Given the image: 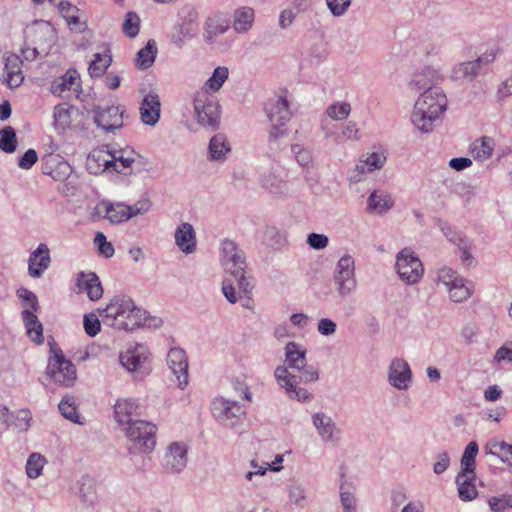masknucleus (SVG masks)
<instances>
[{"instance_id":"f257e3e1","label":"nucleus","mask_w":512,"mask_h":512,"mask_svg":"<svg viewBox=\"0 0 512 512\" xmlns=\"http://www.w3.org/2000/svg\"><path fill=\"white\" fill-rule=\"evenodd\" d=\"M102 313L104 325L119 330L133 331L140 326L158 328L162 324L160 318L151 317L147 311L137 307L128 295L114 296Z\"/></svg>"},{"instance_id":"f03ea898","label":"nucleus","mask_w":512,"mask_h":512,"mask_svg":"<svg viewBox=\"0 0 512 512\" xmlns=\"http://www.w3.org/2000/svg\"><path fill=\"white\" fill-rule=\"evenodd\" d=\"M447 109V98L442 88H431L421 93L411 116L416 129L423 133L433 130L434 122Z\"/></svg>"},{"instance_id":"7ed1b4c3","label":"nucleus","mask_w":512,"mask_h":512,"mask_svg":"<svg viewBox=\"0 0 512 512\" xmlns=\"http://www.w3.org/2000/svg\"><path fill=\"white\" fill-rule=\"evenodd\" d=\"M265 112L272 123L268 137L270 150L278 151L286 144L283 139L288 135V131L284 129L283 126L292 116L287 98L277 96L269 100V102L266 103Z\"/></svg>"},{"instance_id":"20e7f679","label":"nucleus","mask_w":512,"mask_h":512,"mask_svg":"<svg viewBox=\"0 0 512 512\" xmlns=\"http://www.w3.org/2000/svg\"><path fill=\"white\" fill-rule=\"evenodd\" d=\"M126 436V448L129 454H149L156 445L157 427L144 420L136 419L123 428Z\"/></svg>"},{"instance_id":"39448f33","label":"nucleus","mask_w":512,"mask_h":512,"mask_svg":"<svg viewBox=\"0 0 512 512\" xmlns=\"http://www.w3.org/2000/svg\"><path fill=\"white\" fill-rule=\"evenodd\" d=\"M50 352L54 355L49 358L46 374L58 385L71 387L77 375L75 365L65 358L62 350L56 344H50Z\"/></svg>"},{"instance_id":"423d86ee","label":"nucleus","mask_w":512,"mask_h":512,"mask_svg":"<svg viewBox=\"0 0 512 512\" xmlns=\"http://www.w3.org/2000/svg\"><path fill=\"white\" fill-rule=\"evenodd\" d=\"M197 122L204 128L215 131L220 125L221 107L219 102L205 92H197L193 99Z\"/></svg>"},{"instance_id":"0eeeda50","label":"nucleus","mask_w":512,"mask_h":512,"mask_svg":"<svg viewBox=\"0 0 512 512\" xmlns=\"http://www.w3.org/2000/svg\"><path fill=\"white\" fill-rule=\"evenodd\" d=\"M333 281L335 289L341 298L352 295L357 289V280L355 275V261L349 255H343L337 262Z\"/></svg>"},{"instance_id":"6e6552de","label":"nucleus","mask_w":512,"mask_h":512,"mask_svg":"<svg viewBox=\"0 0 512 512\" xmlns=\"http://www.w3.org/2000/svg\"><path fill=\"white\" fill-rule=\"evenodd\" d=\"M396 269L400 279L408 285L418 283L424 273L421 260L410 248H404L397 254Z\"/></svg>"},{"instance_id":"1a4fd4ad","label":"nucleus","mask_w":512,"mask_h":512,"mask_svg":"<svg viewBox=\"0 0 512 512\" xmlns=\"http://www.w3.org/2000/svg\"><path fill=\"white\" fill-rule=\"evenodd\" d=\"M215 419L225 427L233 428L245 416V409L236 401L225 397L215 398L211 404Z\"/></svg>"},{"instance_id":"9d476101","label":"nucleus","mask_w":512,"mask_h":512,"mask_svg":"<svg viewBox=\"0 0 512 512\" xmlns=\"http://www.w3.org/2000/svg\"><path fill=\"white\" fill-rule=\"evenodd\" d=\"M94 123L105 132H114L123 126L125 108L121 105H110L105 108L94 106Z\"/></svg>"},{"instance_id":"9b49d317","label":"nucleus","mask_w":512,"mask_h":512,"mask_svg":"<svg viewBox=\"0 0 512 512\" xmlns=\"http://www.w3.org/2000/svg\"><path fill=\"white\" fill-rule=\"evenodd\" d=\"M24 34L27 41L47 53L55 41V30L47 22H34L25 29Z\"/></svg>"},{"instance_id":"f8f14e48","label":"nucleus","mask_w":512,"mask_h":512,"mask_svg":"<svg viewBox=\"0 0 512 512\" xmlns=\"http://www.w3.org/2000/svg\"><path fill=\"white\" fill-rule=\"evenodd\" d=\"M147 360L148 350L142 344H136L134 347L127 349L125 353L120 354L122 366L129 372L139 374L140 378L148 374Z\"/></svg>"},{"instance_id":"ddd939ff","label":"nucleus","mask_w":512,"mask_h":512,"mask_svg":"<svg viewBox=\"0 0 512 512\" xmlns=\"http://www.w3.org/2000/svg\"><path fill=\"white\" fill-rule=\"evenodd\" d=\"M188 461V449L184 443L173 442L168 446L164 457V467L168 473L182 472Z\"/></svg>"},{"instance_id":"4468645a","label":"nucleus","mask_w":512,"mask_h":512,"mask_svg":"<svg viewBox=\"0 0 512 512\" xmlns=\"http://www.w3.org/2000/svg\"><path fill=\"white\" fill-rule=\"evenodd\" d=\"M167 364L176 376L178 387L184 389L188 384V360L181 348H172L167 355Z\"/></svg>"},{"instance_id":"2eb2a0df","label":"nucleus","mask_w":512,"mask_h":512,"mask_svg":"<svg viewBox=\"0 0 512 512\" xmlns=\"http://www.w3.org/2000/svg\"><path fill=\"white\" fill-rule=\"evenodd\" d=\"M231 22L222 12L209 16L204 23L203 39L207 44H214L217 38L230 29Z\"/></svg>"},{"instance_id":"dca6fc26","label":"nucleus","mask_w":512,"mask_h":512,"mask_svg":"<svg viewBox=\"0 0 512 512\" xmlns=\"http://www.w3.org/2000/svg\"><path fill=\"white\" fill-rule=\"evenodd\" d=\"M312 422L324 442L337 445L341 439V430L337 428L332 418L325 413L318 412L312 416Z\"/></svg>"},{"instance_id":"f3484780","label":"nucleus","mask_w":512,"mask_h":512,"mask_svg":"<svg viewBox=\"0 0 512 512\" xmlns=\"http://www.w3.org/2000/svg\"><path fill=\"white\" fill-rule=\"evenodd\" d=\"M51 263L50 250L45 243H40L30 254L28 273L33 278H40Z\"/></svg>"},{"instance_id":"a211bd4d","label":"nucleus","mask_w":512,"mask_h":512,"mask_svg":"<svg viewBox=\"0 0 512 512\" xmlns=\"http://www.w3.org/2000/svg\"><path fill=\"white\" fill-rule=\"evenodd\" d=\"M196 13H189L181 23L175 25L171 34V43L182 48L197 33Z\"/></svg>"},{"instance_id":"6ab92c4d","label":"nucleus","mask_w":512,"mask_h":512,"mask_svg":"<svg viewBox=\"0 0 512 512\" xmlns=\"http://www.w3.org/2000/svg\"><path fill=\"white\" fill-rule=\"evenodd\" d=\"M160 112V97L156 92L150 91L144 96L140 106L141 121L148 126H154L160 119Z\"/></svg>"},{"instance_id":"aec40b11","label":"nucleus","mask_w":512,"mask_h":512,"mask_svg":"<svg viewBox=\"0 0 512 512\" xmlns=\"http://www.w3.org/2000/svg\"><path fill=\"white\" fill-rule=\"evenodd\" d=\"M411 379L412 372L408 363L403 359H394L389 367V383L399 390H405Z\"/></svg>"},{"instance_id":"412c9836","label":"nucleus","mask_w":512,"mask_h":512,"mask_svg":"<svg viewBox=\"0 0 512 512\" xmlns=\"http://www.w3.org/2000/svg\"><path fill=\"white\" fill-rule=\"evenodd\" d=\"M115 419L120 425H129L140 415L138 403L131 398L118 399L114 406Z\"/></svg>"},{"instance_id":"4be33fe9","label":"nucleus","mask_w":512,"mask_h":512,"mask_svg":"<svg viewBox=\"0 0 512 512\" xmlns=\"http://www.w3.org/2000/svg\"><path fill=\"white\" fill-rule=\"evenodd\" d=\"M177 247L185 254H191L196 250V233L190 223L180 224L175 231Z\"/></svg>"},{"instance_id":"5701e85b","label":"nucleus","mask_w":512,"mask_h":512,"mask_svg":"<svg viewBox=\"0 0 512 512\" xmlns=\"http://www.w3.org/2000/svg\"><path fill=\"white\" fill-rule=\"evenodd\" d=\"M77 286L87 293L91 301L99 300L103 295L101 282L94 272H80L77 278Z\"/></svg>"},{"instance_id":"b1692460","label":"nucleus","mask_w":512,"mask_h":512,"mask_svg":"<svg viewBox=\"0 0 512 512\" xmlns=\"http://www.w3.org/2000/svg\"><path fill=\"white\" fill-rule=\"evenodd\" d=\"M255 11L252 7L243 6L234 11L233 28L239 34H246L253 27Z\"/></svg>"},{"instance_id":"393cba45","label":"nucleus","mask_w":512,"mask_h":512,"mask_svg":"<svg viewBox=\"0 0 512 512\" xmlns=\"http://www.w3.org/2000/svg\"><path fill=\"white\" fill-rule=\"evenodd\" d=\"M21 317L24 322L27 335L36 343L42 344L44 341L43 337V325L36 316V312L24 309L21 312Z\"/></svg>"},{"instance_id":"a878e982","label":"nucleus","mask_w":512,"mask_h":512,"mask_svg":"<svg viewBox=\"0 0 512 512\" xmlns=\"http://www.w3.org/2000/svg\"><path fill=\"white\" fill-rule=\"evenodd\" d=\"M476 478L475 472L473 474L459 472L456 477V484L458 487L459 498L462 501H471L476 498L478 492L474 484Z\"/></svg>"},{"instance_id":"bb28decb","label":"nucleus","mask_w":512,"mask_h":512,"mask_svg":"<svg viewBox=\"0 0 512 512\" xmlns=\"http://www.w3.org/2000/svg\"><path fill=\"white\" fill-rule=\"evenodd\" d=\"M78 485V495L81 502L87 507L94 506L98 501L95 479L89 475H83L80 478Z\"/></svg>"},{"instance_id":"cd10ccee","label":"nucleus","mask_w":512,"mask_h":512,"mask_svg":"<svg viewBox=\"0 0 512 512\" xmlns=\"http://www.w3.org/2000/svg\"><path fill=\"white\" fill-rule=\"evenodd\" d=\"M368 210L379 215L386 214L394 205L392 197L383 192L374 190L367 200Z\"/></svg>"},{"instance_id":"c85d7f7f","label":"nucleus","mask_w":512,"mask_h":512,"mask_svg":"<svg viewBox=\"0 0 512 512\" xmlns=\"http://www.w3.org/2000/svg\"><path fill=\"white\" fill-rule=\"evenodd\" d=\"M285 358L289 368L300 371L306 366V350L294 341L286 344Z\"/></svg>"},{"instance_id":"c756f323","label":"nucleus","mask_w":512,"mask_h":512,"mask_svg":"<svg viewBox=\"0 0 512 512\" xmlns=\"http://www.w3.org/2000/svg\"><path fill=\"white\" fill-rule=\"evenodd\" d=\"M79 79V75L75 69H69L64 75L55 79L51 83L50 91L55 94L61 96L65 91H70L73 89V86L76 85L74 91L80 87L79 83H76V80Z\"/></svg>"},{"instance_id":"7c9ffc66","label":"nucleus","mask_w":512,"mask_h":512,"mask_svg":"<svg viewBox=\"0 0 512 512\" xmlns=\"http://www.w3.org/2000/svg\"><path fill=\"white\" fill-rule=\"evenodd\" d=\"M221 251V262H232L247 266L244 252L238 248L234 241L229 239L224 240L221 244Z\"/></svg>"},{"instance_id":"2f4dec72","label":"nucleus","mask_w":512,"mask_h":512,"mask_svg":"<svg viewBox=\"0 0 512 512\" xmlns=\"http://www.w3.org/2000/svg\"><path fill=\"white\" fill-rule=\"evenodd\" d=\"M449 298L455 303L466 301L473 292V284L465 278L458 279L454 284L447 288Z\"/></svg>"},{"instance_id":"473e14b6","label":"nucleus","mask_w":512,"mask_h":512,"mask_svg":"<svg viewBox=\"0 0 512 512\" xmlns=\"http://www.w3.org/2000/svg\"><path fill=\"white\" fill-rule=\"evenodd\" d=\"M230 151L227 139L223 134L214 135L208 145L209 159L212 161H221L225 159V155Z\"/></svg>"},{"instance_id":"72a5a7b5","label":"nucleus","mask_w":512,"mask_h":512,"mask_svg":"<svg viewBox=\"0 0 512 512\" xmlns=\"http://www.w3.org/2000/svg\"><path fill=\"white\" fill-rule=\"evenodd\" d=\"M435 72L427 68L422 73L414 75V77L409 82V88L412 91H428V89L431 88H439L437 85H435Z\"/></svg>"},{"instance_id":"f704fd0d","label":"nucleus","mask_w":512,"mask_h":512,"mask_svg":"<svg viewBox=\"0 0 512 512\" xmlns=\"http://www.w3.org/2000/svg\"><path fill=\"white\" fill-rule=\"evenodd\" d=\"M156 54V42L151 39L147 42L145 47L137 52L136 65L142 70L150 68L155 61Z\"/></svg>"},{"instance_id":"c9c22d12","label":"nucleus","mask_w":512,"mask_h":512,"mask_svg":"<svg viewBox=\"0 0 512 512\" xmlns=\"http://www.w3.org/2000/svg\"><path fill=\"white\" fill-rule=\"evenodd\" d=\"M386 162V156L382 152H373L366 156L365 159H360L356 165V170L360 173L372 172L381 169Z\"/></svg>"},{"instance_id":"e433bc0d","label":"nucleus","mask_w":512,"mask_h":512,"mask_svg":"<svg viewBox=\"0 0 512 512\" xmlns=\"http://www.w3.org/2000/svg\"><path fill=\"white\" fill-rule=\"evenodd\" d=\"M479 447L476 441H471L466 446L464 453L461 457L460 464L462 474L470 473L473 474L475 472L476 462L475 458L478 454Z\"/></svg>"},{"instance_id":"4c0bfd02","label":"nucleus","mask_w":512,"mask_h":512,"mask_svg":"<svg viewBox=\"0 0 512 512\" xmlns=\"http://www.w3.org/2000/svg\"><path fill=\"white\" fill-rule=\"evenodd\" d=\"M493 146L494 141L492 138L482 137L473 143L471 153L475 160L485 161L491 157Z\"/></svg>"},{"instance_id":"58836bf2","label":"nucleus","mask_w":512,"mask_h":512,"mask_svg":"<svg viewBox=\"0 0 512 512\" xmlns=\"http://www.w3.org/2000/svg\"><path fill=\"white\" fill-rule=\"evenodd\" d=\"M18 140L16 130L12 126L0 129V151L11 154L17 149Z\"/></svg>"},{"instance_id":"ea45409f","label":"nucleus","mask_w":512,"mask_h":512,"mask_svg":"<svg viewBox=\"0 0 512 512\" xmlns=\"http://www.w3.org/2000/svg\"><path fill=\"white\" fill-rule=\"evenodd\" d=\"M112 57L110 55H103L96 53L94 59L91 61L88 67V73L92 78L102 77L109 66L111 65Z\"/></svg>"},{"instance_id":"a19ab883","label":"nucleus","mask_w":512,"mask_h":512,"mask_svg":"<svg viewBox=\"0 0 512 512\" xmlns=\"http://www.w3.org/2000/svg\"><path fill=\"white\" fill-rule=\"evenodd\" d=\"M480 69L475 60L463 62L453 69V77L455 79L472 81L480 73Z\"/></svg>"},{"instance_id":"79ce46f5","label":"nucleus","mask_w":512,"mask_h":512,"mask_svg":"<svg viewBox=\"0 0 512 512\" xmlns=\"http://www.w3.org/2000/svg\"><path fill=\"white\" fill-rule=\"evenodd\" d=\"M59 412L61 415L73 423H80V416L77 412L76 400L71 395H66L62 398L59 405Z\"/></svg>"},{"instance_id":"37998d69","label":"nucleus","mask_w":512,"mask_h":512,"mask_svg":"<svg viewBox=\"0 0 512 512\" xmlns=\"http://www.w3.org/2000/svg\"><path fill=\"white\" fill-rule=\"evenodd\" d=\"M487 454L496 456L502 462L512 466V445L504 441L489 443Z\"/></svg>"},{"instance_id":"c03bdc74","label":"nucleus","mask_w":512,"mask_h":512,"mask_svg":"<svg viewBox=\"0 0 512 512\" xmlns=\"http://www.w3.org/2000/svg\"><path fill=\"white\" fill-rule=\"evenodd\" d=\"M229 70L225 66L216 67L210 78L205 82V87L209 88L213 92H217L221 89L225 81L228 79Z\"/></svg>"},{"instance_id":"a18cd8bd","label":"nucleus","mask_w":512,"mask_h":512,"mask_svg":"<svg viewBox=\"0 0 512 512\" xmlns=\"http://www.w3.org/2000/svg\"><path fill=\"white\" fill-rule=\"evenodd\" d=\"M88 166L91 169V162L98 163V166H104L105 169L113 168L117 172H122V170H118L117 164L114 163V160L111 157V152L104 150H93L88 157Z\"/></svg>"},{"instance_id":"49530a36","label":"nucleus","mask_w":512,"mask_h":512,"mask_svg":"<svg viewBox=\"0 0 512 512\" xmlns=\"http://www.w3.org/2000/svg\"><path fill=\"white\" fill-rule=\"evenodd\" d=\"M261 185L270 193L275 195H282L287 191L286 183L281 178L272 173L262 177Z\"/></svg>"},{"instance_id":"de8ad7c7","label":"nucleus","mask_w":512,"mask_h":512,"mask_svg":"<svg viewBox=\"0 0 512 512\" xmlns=\"http://www.w3.org/2000/svg\"><path fill=\"white\" fill-rule=\"evenodd\" d=\"M46 459L39 453H32L26 462V474L29 478L35 479L42 473Z\"/></svg>"},{"instance_id":"09e8293b","label":"nucleus","mask_w":512,"mask_h":512,"mask_svg":"<svg viewBox=\"0 0 512 512\" xmlns=\"http://www.w3.org/2000/svg\"><path fill=\"white\" fill-rule=\"evenodd\" d=\"M275 378L277 382L283 387L285 390H290L291 387H295L296 383H299L298 376L295 374H291L288 372V367L286 366H278L274 372Z\"/></svg>"},{"instance_id":"8fccbe9b","label":"nucleus","mask_w":512,"mask_h":512,"mask_svg":"<svg viewBox=\"0 0 512 512\" xmlns=\"http://www.w3.org/2000/svg\"><path fill=\"white\" fill-rule=\"evenodd\" d=\"M111 223H120L122 221L129 220L131 218V214H129L125 208V205L117 204H109L106 207V215Z\"/></svg>"},{"instance_id":"3c124183","label":"nucleus","mask_w":512,"mask_h":512,"mask_svg":"<svg viewBox=\"0 0 512 512\" xmlns=\"http://www.w3.org/2000/svg\"><path fill=\"white\" fill-rule=\"evenodd\" d=\"M17 296L19 297L21 304L25 309L30 308V311L38 312L40 310L38 298L35 293L28 290L27 288H19L17 290Z\"/></svg>"},{"instance_id":"603ef678","label":"nucleus","mask_w":512,"mask_h":512,"mask_svg":"<svg viewBox=\"0 0 512 512\" xmlns=\"http://www.w3.org/2000/svg\"><path fill=\"white\" fill-rule=\"evenodd\" d=\"M140 18L135 12H127L123 22V33L129 38H135L139 33Z\"/></svg>"},{"instance_id":"864d4df0","label":"nucleus","mask_w":512,"mask_h":512,"mask_svg":"<svg viewBox=\"0 0 512 512\" xmlns=\"http://www.w3.org/2000/svg\"><path fill=\"white\" fill-rule=\"evenodd\" d=\"M43 172L50 175L56 181H64L70 176L72 168L66 161H57L50 167L49 171L44 170Z\"/></svg>"},{"instance_id":"5fc2aeb1","label":"nucleus","mask_w":512,"mask_h":512,"mask_svg":"<svg viewBox=\"0 0 512 512\" xmlns=\"http://www.w3.org/2000/svg\"><path fill=\"white\" fill-rule=\"evenodd\" d=\"M351 112V106L347 102L334 103L328 106L326 113L327 115L337 121L346 119Z\"/></svg>"},{"instance_id":"6e6d98bb","label":"nucleus","mask_w":512,"mask_h":512,"mask_svg":"<svg viewBox=\"0 0 512 512\" xmlns=\"http://www.w3.org/2000/svg\"><path fill=\"white\" fill-rule=\"evenodd\" d=\"M265 239L268 246L279 249L286 243V237L279 229L274 226L267 227L265 231Z\"/></svg>"},{"instance_id":"4d7b16f0","label":"nucleus","mask_w":512,"mask_h":512,"mask_svg":"<svg viewBox=\"0 0 512 512\" xmlns=\"http://www.w3.org/2000/svg\"><path fill=\"white\" fill-rule=\"evenodd\" d=\"M289 498L290 501L298 507L305 506V489L299 482H292L289 486Z\"/></svg>"},{"instance_id":"13d9d810","label":"nucleus","mask_w":512,"mask_h":512,"mask_svg":"<svg viewBox=\"0 0 512 512\" xmlns=\"http://www.w3.org/2000/svg\"><path fill=\"white\" fill-rule=\"evenodd\" d=\"M83 326L86 334L95 337L101 330V322L94 313L84 315Z\"/></svg>"},{"instance_id":"bf43d9fd","label":"nucleus","mask_w":512,"mask_h":512,"mask_svg":"<svg viewBox=\"0 0 512 512\" xmlns=\"http://www.w3.org/2000/svg\"><path fill=\"white\" fill-rule=\"evenodd\" d=\"M488 504L493 512H505L506 509H512V495L492 497L489 499Z\"/></svg>"},{"instance_id":"052dcab7","label":"nucleus","mask_w":512,"mask_h":512,"mask_svg":"<svg viewBox=\"0 0 512 512\" xmlns=\"http://www.w3.org/2000/svg\"><path fill=\"white\" fill-rule=\"evenodd\" d=\"M94 242L100 255L105 258H111L114 255L115 250L112 243L107 241L106 236L102 232L96 234Z\"/></svg>"},{"instance_id":"680f3d73","label":"nucleus","mask_w":512,"mask_h":512,"mask_svg":"<svg viewBox=\"0 0 512 512\" xmlns=\"http://www.w3.org/2000/svg\"><path fill=\"white\" fill-rule=\"evenodd\" d=\"M291 150L296 161L302 167H308L312 163V153L299 144L291 145Z\"/></svg>"},{"instance_id":"e2e57ef3","label":"nucleus","mask_w":512,"mask_h":512,"mask_svg":"<svg viewBox=\"0 0 512 512\" xmlns=\"http://www.w3.org/2000/svg\"><path fill=\"white\" fill-rule=\"evenodd\" d=\"M436 223L450 242L457 244L458 246H460V243H464V239L461 237V235L456 232L447 222L441 219H437Z\"/></svg>"},{"instance_id":"0e129e2a","label":"nucleus","mask_w":512,"mask_h":512,"mask_svg":"<svg viewBox=\"0 0 512 512\" xmlns=\"http://www.w3.org/2000/svg\"><path fill=\"white\" fill-rule=\"evenodd\" d=\"M327 7L335 17L344 15L351 5V0H326Z\"/></svg>"},{"instance_id":"69168bd1","label":"nucleus","mask_w":512,"mask_h":512,"mask_svg":"<svg viewBox=\"0 0 512 512\" xmlns=\"http://www.w3.org/2000/svg\"><path fill=\"white\" fill-rule=\"evenodd\" d=\"M463 277L458 275L456 271L448 267H443L438 271V281L442 282L446 288L450 287L456 280Z\"/></svg>"},{"instance_id":"338daca9","label":"nucleus","mask_w":512,"mask_h":512,"mask_svg":"<svg viewBox=\"0 0 512 512\" xmlns=\"http://www.w3.org/2000/svg\"><path fill=\"white\" fill-rule=\"evenodd\" d=\"M126 151L120 150V151H114L111 153V157L114 160V163L116 164L119 162L122 166V171L126 168H130L132 164L135 162V158L132 156L135 154V152L132 150L130 153L125 155Z\"/></svg>"},{"instance_id":"774afa93","label":"nucleus","mask_w":512,"mask_h":512,"mask_svg":"<svg viewBox=\"0 0 512 512\" xmlns=\"http://www.w3.org/2000/svg\"><path fill=\"white\" fill-rule=\"evenodd\" d=\"M328 243L329 239L324 234L310 233L307 237V244L315 250L326 248Z\"/></svg>"}]
</instances>
